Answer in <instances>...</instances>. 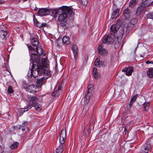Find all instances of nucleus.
<instances>
[{"mask_svg": "<svg viewBox=\"0 0 153 153\" xmlns=\"http://www.w3.org/2000/svg\"><path fill=\"white\" fill-rule=\"evenodd\" d=\"M52 13L58 17L57 21L60 22L61 25L63 27L66 26L67 24V19L68 16H72L74 14L71 7L63 6L58 9L53 10Z\"/></svg>", "mask_w": 153, "mask_h": 153, "instance_id": "1", "label": "nucleus"}, {"mask_svg": "<svg viewBox=\"0 0 153 153\" xmlns=\"http://www.w3.org/2000/svg\"><path fill=\"white\" fill-rule=\"evenodd\" d=\"M114 36L113 37L108 35L104 36L102 40V42L99 46L98 53L101 55H106L108 54V51L103 48L105 44H112L114 41Z\"/></svg>", "mask_w": 153, "mask_h": 153, "instance_id": "2", "label": "nucleus"}, {"mask_svg": "<svg viewBox=\"0 0 153 153\" xmlns=\"http://www.w3.org/2000/svg\"><path fill=\"white\" fill-rule=\"evenodd\" d=\"M28 73V78H30L33 76L34 78L36 77L38 75L41 76L43 75L44 76L47 75L48 76L45 77L46 79L50 77L51 76V73L48 70H46L42 68V67H39L36 69L34 68H32V69L30 71V75Z\"/></svg>", "mask_w": 153, "mask_h": 153, "instance_id": "3", "label": "nucleus"}, {"mask_svg": "<svg viewBox=\"0 0 153 153\" xmlns=\"http://www.w3.org/2000/svg\"><path fill=\"white\" fill-rule=\"evenodd\" d=\"M66 129L63 128L61 130L59 134V140L60 145L56 149L54 153H62L63 151V146L66 138Z\"/></svg>", "mask_w": 153, "mask_h": 153, "instance_id": "4", "label": "nucleus"}, {"mask_svg": "<svg viewBox=\"0 0 153 153\" xmlns=\"http://www.w3.org/2000/svg\"><path fill=\"white\" fill-rule=\"evenodd\" d=\"M26 100L28 103L27 107L30 109L31 108L32 106L36 104L38 98L36 96H28Z\"/></svg>", "mask_w": 153, "mask_h": 153, "instance_id": "5", "label": "nucleus"}, {"mask_svg": "<svg viewBox=\"0 0 153 153\" xmlns=\"http://www.w3.org/2000/svg\"><path fill=\"white\" fill-rule=\"evenodd\" d=\"M93 85L91 84H89L88 86V90L87 93L82 99L85 104H87L89 101V99L91 96L93 90Z\"/></svg>", "mask_w": 153, "mask_h": 153, "instance_id": "6", "label": "nucleus"}, {"mask_svg": "<svg viewBox=\"0 0 153 153\" xmlns=\"http://www.w3.org/2000/svg\"><path fill=\"white\" fill-rule=\"evenodd\" d=\"M22 86L26 90L30 93L33 91H35L34 89L35 85L29 84L26 82L25 81L23 82Z\"/></svg>", "mask_w": 153, "mask_h": 153, "instance_id": "7", "label": "nucleus"}, {"mask_svg": "<svg viewBox=\"0 0 153 153\" xmlns=\"http://www.w3.org/2000/svg\"><path fill=\"white\" fill-rule=\"evenodd\" d=\"M50 10L48 9L41 8L39 9L37 13L40 16H45L48 15L50 13Z\"/></svg>", "mask_w": 153, "mask_h": 153, "instance_id": "8", "label": "nucleus"}, {"mask_svg": "<svg viewBox=\"0 0 153 153\" xmlns=\"http://www.w3.org/2000/svg\"><path fill=\"white\" fill-rule=\"evenodd\" d=\"M94 65L96 67H99L101 66H105L106 65V63L104 61H100L99 59L97 58L95 62Z\"/></svg>", "mask_w": 153, "mask_h": 153, "instance_id": "9", "label": "nucleus"}, {"mask_svg": "<svg viewBox=\"0 0 153 153\" xmlns=\"http://www.w3.org/2000/svg\"><path fill=\"white\" fill-rule=\"evenodd\" d=\"M31 59L33 63L35 62L38 63L40 60L39 56L34 53H33L31 55Z\"/></svg>", "mask_w": 153, "mask_h": 153, "instance_id": "10", "label": "nucleus"}, {"mask_svg": "<svg viewBox=\"0 0 153 153\" xmlns=\"http://www.w3.org/2000/svg\"><path fill=\"white\" fill-rule=\"evenodd\" d=\"M122 71L126 72V74L127 76H129L131 74L133 70L131 67H129L123 69Z\"/></svg>", "mask_w": 153, "mask_h": 153, "instance_id": "11", "label": "nucleus"}, {"mask_svg": "<svg viewBox=\"0 0 153 153\" xmlns=\"http://www.w3.org/2000/svg\"><path fill=\"white\" fill-rule=\"evenodd\" d=\"M120 10V9L118 8L117 9H113L111 16L112 19H113L117 17L119 14Z\"/></svg>", "mask_w": 153, "mask_h": 153, "instance_id": "12", "label": "nucleus"}, {"mask_svg": "<svg viewBox=\"0 0 153 153\" xmlns=\"http://www.w3.org/2000/svg\"><path fill=\"white\" fill-rule=\"evenodd\" d=\"M72 49L74 52V58L76 59L78 58V48L76 45H74L72 47Z\"/></svg>", "mask_w": 153, "mask_h": 153, "instance_id": "13", "label": "nucleus"}, {"mask_svg": "<svg viewBox=\"0 0 153 153\" xmlns=\"http://www.w3.org/2000/svg\"><path fill=\"white\" fill-rule=\"evenodd\" d=\"M119 29L118 27L115 25H113L110 27V30L111 31V34H114L117 32Z\"/></svg>", "mask_w": 153, "mask_h": 153, "instance_id": "14", "label": "nucleus"}, {"mask_svg": "<svg viewBox=\"0 0 153 153\" xmlns=\"http://www.w3.org/2000/svg\"><path fill=\"white\" fill-rule=\"evenodd\" d=\"M123 14L125 18L126 19H128L130 16L131 11L128 9H126L123 11Z\"/></svg>", "mask_w": 153, "mask_h": 153, "instance_id": "15", "label": "nucleus"}, {"mask_svg": "<svg viewBox=\"0 0 153 153\" xmlns=\"http://www.w3.org/2000/svg\"><path fill=\"white\" fill-rule=\"evenodd\" d=\"M36 52L39 55H42V56H44L45 55V54L43 53L42 48L41 46L40 45L38 46L36 48Z\"/></svg>", "mask_w": 153, "mask_h": 153, "instance_id": "16", "label": "nucleus"}, {"mask_svg": "<svg viewBox=\"0 0 153 153\" xmlns=\"http://www.w3.org/2000/svg\"><path fill=\"white\" fill-rule=\"evenodd\" d=\"M48 76L47 75L44 76L42 78H41L39 79H38L37 81V83L38 85H42L43 83H45L46 81V80L47 79H46L45 77H46Z\"/></svg>", "mask_w": 153, "mask_h": 153, "instance_id": "17", "label": "nucleus"}, {"mask_svg": "<svg viewBox=\"0 0 153 153\" xmlns=\"http://www.w3.org/2000/svg\"><path fill=\"white\" fill-rule=\"evenodd\" d=\"M97 68H94L93 71V75L96 79H98L100 77V74L97 72Z\"/></svg>", "mask_w": 153, "mask_h": 153, "instance_id": "18", "label": "nucleus"}, {"mask_svg": "<svg viewBox=\"0 0 153 153\" xmlns=\"http://www.w3.org/2000/svg\"><path fill=\"white\" fill-rule=\"evenodd\" d=\"M62 90L61 87L59 86L58 88V90H56L52 93V95L53 96H58L62 92Z\"/></svg>", "mask_w": 153, "mask_h": 153, "instance_id": "19", "label": "nucleus"}, {"mask_svg": "<svg viewBox=\"0 0 153 153\" xmlns=\"http://www.w3.org/2000/svg\"><path fill=\"white\" fill-rule=\"evenodd\" d=\"M151 146L149 144L146 145L143 149L141 150L140 153H148L149 150L151 149Z\"/></svg>", "mask_w": 153, "mask_h": 153, "instance_id": "20", "label": "nucleus"}, {"mask_svg": "<svg viewBox=\"0 0 153 153\" xmlns=\"http://www.w3.org/2000/svg\"><path fill=\"white\" fill-rule=\"evenodd\" d=\"M27 107L25 108H21L18 109V112L17 113L18 115L20 116H21L23 113L26 111H27L29 110Z\"/></svg>", "mask_w": 153, "mask_h": 153, "instance_id": "21", "label": "nucleus"}, {"mask_svg": "<svg viewBox=\"0 0 153 153\" xmlns=\"http://www.w3.org/2000/svg\"><path fill=\"white\" fill-rule=\"evenodd\" d=\"M137 19L134 18L132 19L131 22L130 23V24L128 25V27H129L130 26L131 27V28L130 29H132L134 26V25L137 23Z\"/></svg>", "mask_w": 153, "mask_h": 153, "instance_id": "22", "label": "nucleus"}, {"mask_svg": "<svg viewBox=\"0 0 153 153\" xmlns=\"http://www.w3.org/2000/svg\"><path fill=\"white\" fill-rule=\"evenodd\" d=\"M42 64L39 67H42V68L44 69L45 68L48 66V62L47 59L45 58H43L41 60Z\"/></svg>", "mask_w": 153, "mask_h": 153, "instance_id": "23", "label": "nucleus"}, {"mask_svg": "<svg viewBox=\"0 0 153 153\" xmlns=\"http://www.w3.org/2000/svg\"><path fill=\"white\" fill-rule=\"evenodd\" d=\"M31 43L33 46H36L38 45L39 42L37 38H34L31 39Z\"/></svg>", "mask_w": 153, "mask_h": 153, "instance_id": "24", "label": "nucleus"}, {"mask_svg": "<svg viewBox=\"0 0 153 153\" xmlns=\"http://www.w3.org/2000/svg\"><path fill=\"white\" fill-rule=\"evenodd\" d=\"M147 75L150 78L153 77V69L150 68L147 71Z\"/></svg>", "mask_w": 153, "mask_h": 153, "instance_id": "25", "label": "nucleus"}, {"mask_svg": "<svg viewBox=\"0 0 153 153\" xmlns=\"http://www.w3.org/2000/svg\"><path fill=\"white\" fill-rule=\"evenodd\" d=\"M149 102H145L143 104V109L144 111H148L149 106Z\"/></svg>", "mask_w": 153, "mask_h": 153, "instance_id": "26", "label": "nucleus"}, {"mask_svg": "<svg viewBox=\"0 0 153 153\" xmlns=\"http://www.w3.org/2000/svg\"><path fill=\"white\" fill-rule=\"evenodd\" d=\"M136 98V96H134L131 98L130 103L129 104V108H130L132 106V105L135 102Z\"/></svg>", "mask_w": 153, "mask_h": 153, "instance_id": "27", "label": "nucleus"}, {"mask_svg": "<svg viewBox=\"0 0 153 153\" xmlns=\"http://www.w3.org/2000/svg\"><path fill=\"white\" fill-rule=\"evenodd\" d=\"M69 37L65 36L63 37L62 41L63 43L67 45L69 43Z\"/></svg>", "mask_w": 153, "mask_h": 153, "instance_id": "28", "label": "nucleus"}, {"mask_svg": "<svg viewBox=\"0 0 153 153\" xmlns=\"http://www.w3.org/2000/svg\"><path fill=\"white\" fill-rule=\"evenodd\" d=\"M137 2V0H131L130 2L129 5V7H134Z\"/></svg>", "mask_w": 153, "mask_h": 153, "instance_id": "29", "label": "nucleus"}, {"mask_svg": "<svg viewBox=\"0 0 153 153\" xmlns=\"http://www.w3.org/2000/svg\"><path fill=\"white\" fill-rule=\"evenodd\" d=\"M34 107L36 111H39L42 109L41 106L40 104H39L37 103L36 104L33 106Z\"/></svg>", "mask_w": 153, "mask_h": 153, "instance_id": "30", "label": "nucleus"}, {"mask_svg": "<svg viewBox=\"0 0 153 153\" xmlns=\"http://www.w3.org/2000/svg\"><path fill=\"white\" fill-rule=\"evenodd\" d=\"M19 145V143L17 142H15L14 143L11 145H10V148L12 149H16Z\"/></svg>", "mask_w": 153, "mask_h": 153, "instance_id": "31", "label": "nucleus"}, {"mask_svg": "<svg viewBox=\"0 0 153 153\" xmlns=\"http://www.w3.org/2000/svg\"><path fill=\"white\" fill-rule=\"evenodd\" d=\"M145 7V5L142 4H140V5L138 7L137 10L139 11H140V12H142L143 10H144Z\"/></svg>", "mask_w": 153, "mask_h": 153, "instance_id": "32", "label": "nucleus"}, {"mask_svg": "<svg viewBox=\"0 0 153 153\" xmlns=\"http://www.w3.org/2000/svg\"><path fill=\"white\" fill-rule=\"evenodd\" d=\"M80 3L82 4L84 7H85L87 4V0H78Z\"/></svg>", "mask_w": 153, "mask_h": 153, "instance_id": "33", "label": "nucleus"}, {"mask_svg": "<svg viewBox=\"0 0 153 153\" xmlns=\"http://www.w3.org/2000/svg\"><path fill=\"white\" fill-rule=\"evenodd\" d=\"M1 35H2L4 38H5L7 34V31H4V30H0Z\"/></svg>", "mask_w": 153, "mask_h": 153, "instance_id": "34", "label": "nucleus"}, {"mask_svg": "<svg viewBox=\"0 0 153 153\" xmlns=\"http://www.w3.org/2000/svg\"><path fill=\"white\" fill-rule=\"evenodd\" d=\"M34 23L35 24L36 26L39 27L40 28V27L41 26V23L38 22L36 19L34 20Z\"/></svg>", "mask_w": 153, "mask_h": 153, "instance_id": "35", "label": "nucleus"}, {"mask_svg": "<svg viewBox=\"0 0 153 153\" xmlns=\"http://www.w3.org/2000/svg\"><path fill=\"white\" fill-rule=\"evenodd\" d=\"M41 26L40 27V28H44V27H48L49 25L47 24L46 23H41Z\"/></svg>", "mask_w": 153, "mask_h": 153, "instance_id": "36", "label": "nucleus"}, {"mask_svg": "<svg viewBox=\"0 0 153 153\" xmlns=\"http://www.w3.org/2000/svg\"><path fill=\"white\" fill-rule=\"evenodd\" d=\"M147 17L149 19H153V12L152 13H149L147 15Z\"/></svg>", "mask_w": 153, "mask_h": 153, "instance_id": "37", "label": "nucleus"}, {"mask_svg": "<svg viewBox=\"0 0 153 153\" xmlns=\"http://www.w3.org/2000/svg\"><path fill=\"white\" fill-rule=\"evenodd\" d=\"M8 91L9 93L11 94L13 92L12 87L11 86H9L8 88Z\"/></svg>", "mask_w": 153, "mask_h": 153, "instance_id": "38", "label": "nucleus"}, {"mask_svg": "<svg viewBox=\"0 0 153 153\" xmlns=\"http://www.w3.org/2000/svg\"><path fill=\"white\" fill-rule=\"evenodd\" d=\"M119 32L120 34L122 35H123L124 33L125 30L123 28H121L120 29Z\"/></svg>", "mask_w": 153, "mask_h": 153, "instance_id": "39", "label": "nucleus"}, {"mask_svg": "<svg viewBox=\"0 0 153 153\" xmlns=\"http://www.w3.org/2000/svg\"><path fill=\"white\" fill-rule=\"evenodd\" d=\"M141 12H140L139 10V11L137 9V11L135 13V15L137 16H138L141 14Z\"/></svg>", "mask_w": 153, "mask_h": 153, "instance_id": "40", "label": "nucleus"}, {"mask_svg": "<svg viewBox=\"0 0 153 153\" xmlns=\"http://www.w3.org/2000/svg\"><path fill=\"white\" fill-rule=\"evenodd\" d=\"M84 133H85V135H86L88 136V131L87 129H86L85 128L84 130Z\"/></svg>", "mask_w": 153, "mask_h": 153, "instance_id": "41", "label": "nucleus"}, {"mask_svg": "<svg viewBox=\"0 0 153 153\" xmlns=\"http://www.w3.org/2000/svg\"><path fill=\"white\" fill-rule=\"evenodd\" d=\"M27 46L29 51H31L33 50V48L31 45H27Z\"/></svg>", "mask_w": 153, "mask_h": 153, "instance_id": "42", "label": "nucleus"}, {"mask_svg": "<svg viewBox=\"0 0 153 153\" xmlns=\"http://www.w3.org/2000/svg\"><path fill=\"white\" fill-rule=\"evenodd\" d=\"M22 130L23 131H25V132H26L28 131V127H25L24 128H22Z\"/></svg>", "mask_w": 153, "mask_h": 153, "instance_id": "43", "label": "nucleus"}, {"mask_svg": "<svg viewBox=\"0 0 153 153\" xmlns=\"http://www.w3.org/2000/svg\"><path fill=\"white\" fill-rule=\"evenodd\" d=\"M142 1H143L142 2H143L144 4H146V1H148V2L149 3L151 1L150 0H142Z\"/></svg>", "mask_w": 153, "mask_h": 153, "instance_id": "44", "label": "nucleus"}, {"mask_svg": "<svg viewBox=\"0 0 153 153\" xmlns=\"http://www.w3.org/2000/svg\"><path fill=\"white\" fill-rule=\"evenodd\" d=\"M28 123L27 122H24L23 124H22V125L21 126V127H23L27 125Z\"/></svg>", "mask_w": 153, "mask_h": 153, "instance_id": "45", "label": "nucleus"}, {"mask_svg": "<svg viewBox=\"0 0 153 153\" xmlns=\"http://www.w3.org/2000/svg\"><path fill=\"white\" fill-rule=\"evenodd\" d=\"M116 7H117L116 5H115V4H114L113 6V9H117V8H116Z\"/></svg>", "mask_w": 153, "mask_h": 153, "instance_id": "46", "label": "nucleus"}, {"mask_svg": "<svg viewBox=\"0 0 153 153\" xmlns=\"http://www.w3.org/2000/svg\"><path fill=\"white\" fill-rule=\"evenodd\" d=\"M86 111V108H85H85H84L83 110V111L82 112H83V113H85V114H86V112H85V111Z\"/></svg>", "mask_w": 153, "mask_h": 153, "instance_id": "47", "label": "nucleus"}, {"mask_svg": "<svg viewBox=\"0 0 153 153\" xmlns=\"http://www.w3.org/2000/svg\"><path fill=\"white\" fill-rule=\"evenodd\" d=\"M4 1L3 0H0V5L1 4H2L3 3Z\"/></svg>", "mask_w": 153, "mask_h": 153, "instance_id": "48", "label": "nucleus"}, {"mask_svg": "<svg viewBox=\"0 0 153 153\" xmlns=\"http://www.w3.org/2000/svg\"><path fill=\"white\" fill-rule=\"evenodd\" d=\"M37 9L38 8L36 7L34 9V10L35 11H37Z\"/></svg>", "mask_w": 153, "mask_h": 153, "instance_id": "49", "label": "nucleus"}, {"mask_svg": "<svg viewBox=\"0 0 153 153\" xmlns=\"http://www.w3.org/2000/svg\"><path fill=\"white\" fill-rule=\"evenodd\" d=\"M153 4V1L152 2H150V4H149V5H152Z\"/></svg>", "mask_w": 153, "mask_h": 153, "instance_id": "50", "label": "nucleus"}, {"mask_svg": "<svg viewBox=\"0 0 153 153\" xmlns=\"http://www.w3.org/2000/svg\"><path fill=\"white\" fill-rule=\"evenodd\" d=\"M150 62L149 61H147L146 62V63L147 64H149V63Z\"/></svg>", "mask_w": 153, "mask_h": 153, "instance_id": "51", "label": "nucleus"}, {"mask_svg": "<svg viewBox=\"0 0 153 153\" xmlns=\"http://www.w3.org/2000/svg\"><path fill=\"white\" fill-rule=\"evenodd\" d=\"M126 127H125V128H124V132H125V131H126Z\"/></svg>", "mask_w": 153, "mask_h": 153, "instance_id": "52", "label": "nucleus"}, {"mask_svg": "<svg viewBox=\"0 0 153 153\" xmlns=\"http://www.w3.org/2000/svg\"><path fill=\"white\" fill-rule=\"evenodd\" d=\"M131 122H129V125L130 124Z\"/></svg>", "mask_w": 153, "mask_h": 153, "instance_id": "53", "label": "nucleus"}, {"mask_svg": "<svg viewBox=\"0 0 153 153\" xmlns=\"http://www.w3.org/2000/svg\"><path fill=\"white\" fill-rule=\"evenodd\" d=\"M1 146H0V151L1 150Z\"/></svg>", "mask_w": 153, "mask_h": 153, "instance_id": "54", "label": "nucleus"}, {"mask_svg": "<svg viewBox=\"0 0 153 153\" xmlns=\"http://www.w3.org/2000/svg\"><path fill=\"white\" fill-rule=\"evenodd\" d=\"M125 134H126V132H125Z\"/></svg>", "mask_w": 153, "mask_h": 153, "instance_id": "55", "label": "nucleus"}]
</instances>
